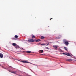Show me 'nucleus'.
<instances>
[{"mask_svg":"<svg viewBox=\"0 0 76 76\" xmlns=\"http://www.w3.org/2000/svg\"><path fill=\"white\" fill-rule=\"evenodd\" d=\"M57 39H60V37H57Z\"/></svg>","mask_w":76,"mask_h":76,"instance_id":"obj_19","label":"nucleus"},{"mask_svg":"<svg viewBox=\"0 0 76 76\" xmlns=\"http://www.w3.org/2000/svg\"><path fill=\"white\" fill-rule=\"evenodd\" d=\"M15 38H17L18 37V36L17 35H15Z\"/></svg>","mask_w":76,"mask_h":76,"instance_id":"obj_18","label":"nucleus"},{"mask_svg":"<svg viewBox=\"0 0 76 76\" xmlns=\"http://www.w3.org/2000/svg\"><path fill=\"white\" fill-rule=\"evenodd\" d=\"M44 52V51H43V50H41L40 51H39V53H43Z\"/></svg>","mask_w":76,"mask_h":76,"instance_id":"obj_9","label":"nucleus"},{"mask_svg":"<svg viewBox=\"0 0 76 76\" xmlns=\"http://www.w3.org/2000/svg\"><path fill=\"white\" fill-rule=\"evenodd\" d=\"M15 47L16 48H20V47H19V45H16V46H15Z\"/></svg>","mask_w":76,"mask_h":76,"instance_id":"obj_6","label":"nucleus"},{"mask_svg":"<svg viewBox=\"0 0 76 76\" xmlns=\"http://www.w3.org/2000/svg\"><path fill=\"white\" fill-rule=\"evenodd\" d=\"M31 64H32V63H31Z\"/></svg>","mask_w":76,"mask_h":76,"instance_id":"obj_22","label":"nucleus"},{"mask_svg":"<svg viewBox=\"0 0 76 76\" xmlns=\"http://www.w3.org/2000/svg\"><path fill=\"white\" fill-rule=\"evenodd\" d=\"M41 45H48V44H47V45H46L45 44H44V43H43V44H41Z\"/></svg>","mask_w":76,"mask_h":76,"instance_id":"obj_12","label":"nucleus"},{"mask_svg":"<svg viewBox=\"0 0 76 76\" xmlns=\"http://www.w3.org/2000/svg\"><path fill=\"white\" fill-rule=\"evenodd\" d=\"M26 53H31V51H27L26 52Z\"/></svg>","mask_w":76,"mask_h":76,"instance_id":"obj_15","label":"nucleus"},{"mask_svg":"<svg viewBox=\"0 0 76 76\" xmlns=\"http://www.w3.org/2000/svg\"><path fill=\"white\" fill-rule=\"evenodd\" d=\"M53 47L55 50H57L58 46L57 45H54L53 46Z\"/></svg>","mask_w":76,"mask_h":76,"instance_id":"obj_4","label":"nucleus"},{"mask_svg":"<svg viewBox=\"0 0 76 76\" xmlns=\"http://www.w3.org/2000/svg\"><path fill=\"white\" fill-rule=\"evenodd\" d=\"M63 54H65V55H66V56H69V57H71V55H70V54L69 53H63Z\"/></svg>","mask_w":76,"mask_h":76,"instance_id":"obj_3","label":"nucleus"},{"mask_svg":"<svg viewBox=\"0 0 76 76\" xmlns=\"http://www.w3.org/2000/svg\"><path fill=\"white\" fill-rule=\"evenodd\" d=\"M44 38H45V37L43 36H41V39H44Z\"/></svg>","mask_w":76,"mask_h":76,"instance_id":"obj_13","label":"nucleus"},{"mask_svg":"<svg viewBox=\"0 0 76 76\" xmlns=\"http://www.w3.org/2000/svg\"><path fill=\"white\" fill-rule=\"evenodd\" d=\"M53 19V18H52L50 19V20H51V19Z\"/></svg>","mask_w":76,"mask_h":76,"instance_id":"obj_21","label":"nucleus"},{"mask_svg":"<svg viewBox=\"0 0 76 76\" xmlns=\"http://www.w3.org/2000/svg\"><path fill=\"white\" fill-rule=\"evenodd\" d=\"M11 73H14V74H15V73H16V71H12L11 72Z\"/></svg>","mask_w":76,"mask_h":76,"instance_id":"obj_11","label":"nucleus"},{"mask_svg":"<svg viewBox=\"0 0 76 76\" xmlns=\"http://www.w3.org/2000/svg\"><path fill=\"white\" fill-rule=\"evenodd\" d=\"M16 45H17V44H16L15 43H13L12 44V45L14 47H15Z\"/></svg>","mask_w":76,"mask_h":76,"instance_id":"obj_8","label":"nucleus"},{"mask_svg":"<svg viewBox=\"0 0 76 76\" xmlns=\"http://www.w3.org/2000/svg\"><path fill=\"white\" fill-rule=\"evenodd\" d=\"M46 49H48V50H49V48H48V47H46Z\"/></svg>","mask_w":76,"mask_h":76,"instance_id":"obj_20","label":"nucleus"},{"mask_svg":"<svg viewBox=\"0 0 76 76\" xmlns=\"http://www.w3.org/2000/svg\"><path fill=\"white\" fill-rule=\"evenodd\" d=\"M35 40H34L33 39H29V40H28V41H29V42H34Z\"/></svg>","mask_w":76,"mask_h":76,"instance_id":"obj_2","label":"nucleus"},{"mask_svg":"<svg viewBox=\"0 0 76 76\" xmlns=\"http://www.w3.org/2000/svg\"><path fill=\"white\" fill-rule=\"evenodd\" d=\"M32 38H35V36L34 35H33L32 36Z\"/></svg>","mask_w":76,"mask_h":76,"instance_id":"obj_16","label":"nucleus"},{"mask_svg":"<svg viewBox=\"0 0 76 76\" xmlns=\"http://www.w3.org/2000/svg\"><path fill=\"white\" fill-rule=\"evenodd\" d=\"M64 49L65 50H66V51H67V48H66L65 47H64Z\"/></svg>","mask_w":76,"mask_h":76,"instance_id":"obj_17","label":"nucleus"},{"mask_svg":"<svg viewBox=\"0 0 76 76\" xmlns=\"http://www.w3.org/2000/svg\"><path fill=\"white\" fill-rule=\"evenodd\" d=\"M21 62H22V63H29V62H28L26 61H21Z\"/></svg>","mask_w":76,"mask_h":76,"instance_id":"obj_5","label":"nucleus"},{"mask_svg":"<svg viewBox=\"0 0 76 76\" xmlns=\"http://www.w3.org/2000/svg\"><path fill=\"white\" fill-rule=\"evenodd\" d=\"M34 41H35L36 42H39V41H40L41 40H40V39H38V40H34Z\"/></svg>","mask_w":76,"mask_h":76,"instance_id":"obj_14","label":"nucleus"},{"mask_svg":"<svg viewBox=\"0 0 76 76\" xmlns=\"http://www.w3.org/2000/svg\"><path fill=\"white\" fill-rule=\"evenodd\" d=\"M0 58H3V55L2 53H0Z\"/></svg>","mask_w":76,"mask_h":76,"instance_id":"obj_7","label":"nucleus"},{"mask_svg":"<svg viewBox=\"0 0 76 76\" xmlns=\"http://www.w3.org/2000/svg\"><path fill=\"white\" fill-rule=\"evenodd\" d=\"M66 60L67 61H72V60L71 59H67Z\"/></svg>","mask_w":76,"mask_h":76,"instance_id":"obj_10","label":"nucleus"},{"mask_svg":"<svg viewBox=\"0 0 76 76\" xmlns=\"http://www.w3.org/2000/svg\"><path fill=\"white\" fill-rule=\"evenodd\" d=\"M63 42L66 45H69V41H68L66 39H64L63 40Z\"/></svg>","mask_w":76,"mask_h":76,"instance_id":"obj_1","label":"nucleus"}]
</instances>
